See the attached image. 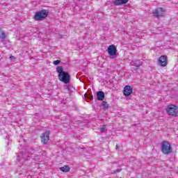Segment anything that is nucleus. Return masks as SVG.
Wrapping results in <instances>:
<instances>
[{
  "mask_svg": "<svg viewBox=\"0 0 178 178\" xmlns=\"http://www.w3.org/2000/svg\"><path fill=\"white\" fill-rule=\"evenodd\" d=\"M56 72L58 73V79L60 81L65 83V84H69L70 83V74H69V72L63 71V66L57 67Z\"/></svg>",
  "mask_w": 178,
  "mask_h": 178,
  "instance_id": "obj_1",
  "label": "nucleus"
},
{
  "mask_svg": "<svg viewBox=\"0 0 178 178\" xmlns=\"http://www.w3.org/2000/svg\"><path fill=\"white\" fill-rule=\"evenodd\" d=\"M49 14V11H48V10L44 9L36 12L33 17V19L36 22H41L42 20H44V19H47V17H48Z\"/></svg>",
  "mask_w": 178,
  "mask_h": 178,
  "instance_id": "obj_2",
  "label": "nucleus"
},
{
  "mask_svg": "<svg viewBox=\"0 0 178 178\" xmlns=\"http://www.w3.org/2000/svg\"><path fill=\"white\" fill-rule=\"evenodd\" d=\"M161 149L163 154L165 155H169L173 152V149L172 148V145L168 142V140H164L161 143Z\"/></svg>",
  "mask_w": 178,
  "mask_h": 178,
  "instance_id": "obj_3",
  "label": "nucleus"
},
{
  "mask_svg": "<svg viewBox=\"0 0 178 178\" xmlns=\"http://www.w3.org/2000/svg\"><path fill=\"white\" fill-rule=\"evenodd\" d=\"M165 111L169 116H173L174 118H177L178 116V106L175 104L168 105Z\"/></svg>",
  "mask_w": 178,
  "mask_h": 178,
  "instance_id": "obj_4",
  "label": "nucleus"
},
{
  "mask_svg": "<svg viewBox=\"0 0 178 178\" xmlns=\"http://www.w3.org/2000/svg\"><path fill=\"white\" fill-rule=\"evenodd\" d=\"M163 15H165V10L163 8H157L153 10V16H154V17H157V19H159V17H163Z\"/></svg>",
  "mask_w": 178,
  "mask_h": 178,
  "instance_id": "obj_5",
  "label": "nucleus"
},
{
  "mask_svg": "<svg viewBox=\"0 0 178 178\" xmlns=\"http://www.w3.org/2000/svg\"><path fill=\"white\" fill-rule=\"evenodd\" d=\"M50 134H51V132L49 131H46L45 132L42 134L40 138H41V143L42 144H44V145L48 144V141H49Z\"/></svg>",
  "mask_w": 178,
  "mask_h": 178,
  "instance_id": "obj_6",
  "label": "nucleus"
},
{
  "mask_svg": "<svg viewBox=\"0 0 178 178\" xmlns=\"http://www.w3.org/2000/svg\"><path fill=\"white\" fill-rule=\"evenodd\" d=\"M108 54L110 55V56H113L112 58H116V53L118 52V49H116V47L113 44L110 45L108 47Z\"/></svg>",
  "mask_w": 178,
  "mask_h": 178,
  "instance_id": "obj_7",
  "label": "nucleus"
},
{
  "mask_svg": "<svg viewBox=\"0 0 178 178\" xmlns=\"http://www.w3.org/2000/svg\"><path fill=\"white\" fill-rule=\"evenodd\" d=\"M158 64L161 66V67H165L168 66V56H161L158 60Z\"/></svg>",
  "mask_w": 178,
  "mask_h": 178,
  "instance_id": "obj_8",
  "label": "nucleus"
},
{
  "mask_svg": "<svg viewBox=\"0 0 178 178\" xmlns=\"http://www.w3.org/2000/svg\"><path fill=\"white\" fill-rule=\"evenodd\" d=\"M131 94H133V88L130 86H126L124 88V95L125 97H129Z\"/></svg>",
  "mask_w": 178,
  "mask_h": 178,
  "instance_id": "obj_9",
  "label": "nucleus"
},
{
  "mask_svg": "<svg viewBox=\"0 0 178 178\" xmlns=\"http://www.w3.org/2000/svg\"><path fill=\"white\" fill-rule=\"evenodd\" d=\"M30 156H31V154L27 152V153L22 154L21 155L17 156V161H20V158H23V159H24L25 161H29V159H30Z\"/></svg>",
  "mask_w": 178,
  "mask_h": 178,
  "instance_id": "obj_10",
  "label": "nucleus"
},
{
  "mask_svg": "<svg viewBox=\"0 0 178 178\" xmlns=\"http://www.w3.org/2000/svg\"><path fill=\"white\" fill-rule=\"evenodd\" d=\"M129 2V0H115L113 1V4L115 6H120V5H126Z\"/></svg>",
  "mask_w": 178,
  "mask_h": 178,
  "instance_id": "obj_11",
  "label": "nucleus"
},
{
  "mask_svg": "<svg viewBox=\"0 0 178 178\" xmlns=\"http://www.w3.org/2000/svg\"><path fill=\"white\" fill-rule=\"evenodd\" d=\"M103 99H105V92L103 91H98L97 92V100L102 101Z\"/></svg>",
  "mask_w": 178,
  "mask_h": 178,
  "instance_id": "obj_12",
  "label": "nucleus"
},
{
  "mask_svg": "<svg viewBox=\"0 0 178 178\" xmlns=\"http://www.w3.org/2000/svg\"><path fill=\"white\" fill-rule=\"evenodd\" d=\"M60 170L66 173L70 171V168L69 167V165H64L63 167L60 168Z\"/></svg>",
  "mask_w": 178,
  "mask_h": 178,
  "instance_id": "obj_13",
  "label": "nucleus"
},
{
  "mask_svg": "<svg viewBox=\"0 0 178 178\" xmlns=\"http://www.w3.org/2000/svg\"><path fill=\"white\" fill-rule=\"evenodd\" d=\"M5 38H6V33L0 29V40H5Z\"/></svg>",
  "mask_w": 178,
  "mask_h": 178,
  "instance_id": "obj_14",
  "label": "nucleus"
},
{
  "mask_svg": "<svg viewBox=\"0 0 178 178\" xmlns=\"http://www.w3.org/2000/svg\"><path fill=\"white\" fill-rule=\"evenodd\" d=\"M102 106H103L104 109H108L109 108V104L105 101L102 102Z\"/></svg>",
  "mask_w": 178,
  "mask_h": 178,
  "instance_id": "obj_15",
  "label": "nucleus"
},
{
  "mask_svg": "<svg viewBox=\"0 0 178 178\" xmlns=\"http://www.w3.org/2000/svg\"><path fill=\"white\" fill-rule=\"evenodd\" d=\"M134 65L136 67H140V66L143 65V62H139L138 60H136V61L134 62Z\"/></svg>",
  "mask_w": 178,
  "mask_h": 178,
  "instance_id": "obj_16",
  "label": "nucleus"
},
{
  "mask_svg": "<svg viewBox=\"0 0 178 178\" xmlns=\"http://www.w3.org/2000/svg\"><path fill=\"white\" fill-rule=\"evenodd\" d=\"M84 97L86 98H88V99H94V96L92 95H87V94H85L84 95Z\"/></svg>",
  "mask_w": 178,
  "mask_h": 178,
  "instance_id": "obj_17",
  "label": "nucleus"
},
{
  "mask_svg": "<svg viewBox=\"0 0 178 178\" xmlns=\"http://www.w3.org/2000/svg\"><path fill=\"white\" fill-rule=\"evenodd\" d=\"M59 63H60V60H56L53 62V65H55V66H58V65H59Z\"/></svg>",
  "mask_w": 178,
  "mask_h": 178,
  "instance_id": "obj_18",
  "label": "nucleus"
},
{
  "mask_svg": "<svg viewBox=\"0 0 178 178\" xmlns=\"http://www.w3.org/2000/svg\"><path fill=\"white\" fill-rule=\"evenodd\" d=\"M105 129H106V126L104 125L103 127L100 129L101 133H104L105 131Z\"/></svg>",
  "mask_w": 178,
  "mask_h": 178,
  "instance_id": "obj_19",
  "label": "nucleus"
},
{
  "mask_svg": "<svg viewBox=\"0 0 178 178\" xmlns=\"http://www.w3.org/2000/svg\"><path fill=\"white\" fill-rule=\"evenodd\" d=\"M115 172H117L118 173H119V172H122V170L118 169V170H115Z\"/></svg>",
  "mask_w": 178,
  "mask_h": 178,
  "instance_id": "obj_20",
  "label": "nucleus"
},
{
  "mask_svg": "<svg viewBox=\"0 0 178 178\" xmlns=\"http://www.w3.org/2000/svg\"><path fill=\"white\" fill-rule=\"evenodd\" d=\"M10 59L13 60V59H15V56H10Z\"/></svg>",
  "mask_w": 178,
  "mask_h": 178,
  "instance_id": "obj_21",
  "label": "nucleus"
},
{
  "mask_svg": "<svg viewBox=\"0 0 178 178\" xmlns=\"http://www.w3.org/2000/svg\"><path fill=\"white\" fill-rule=\"evenodd\" d=\"M118 148H119V147H118V145H116V149H118Z\"/></svg>",
  "mask_w": 178,
  "mask_h": 178,
  "instance_id": "obj_22",
  "label": "nucleus"
}]
</instances>
